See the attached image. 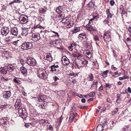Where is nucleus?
<instances>
[{
    "instance_id": "nucleus-47",
    "label": "nucleus",
    "mask_w": 131,
    "mask_h": 131,
    "mask_svg": "<svg viewBox=\"0 0 131 131\" xmlns=\"http://www.w3.org/2000/svg\"><path fill=\"white\" fill-rule=\"evenodd\" d=\"M20 62L23 65H24L25 63V62L24 61V60L22 59H20Z\"/></svg>"
},
{
    "instance_id": "nucleus-30",
    "label": "nucleus",
    "mask_w": 131,
    "mask_h": 131,
    "mask_svg": "<svg viewBox=\"0 0 131 131\" xmlns=\"http://www.w3.org/2000/svg\"><path fill=\"white\" fill-rule=\"evenodd\" d=\"M94 77L93 76V75L92 73H90L89 75V77H88L87 79H89V81H91L93 80Z\"/></svg>"
},
{
    "instance_id": "nucleus-56",
    "label": "nucleus",
    "mask_w": 131,
    "mask_h": 131,
    "mask_svg": "<svg viewBox=\"0 0 131 131\" xmlns=\"http://www.w3.org/2000/svg\"><path fill=\"white\" fill-rule=\"evenodd\" d=\"M97 81H96V82H94L93 83V84L92 85L91 87H92L94 85H97Z\"/></svg>"
},
{
    "instance_id": "nucleus-9",
    "label": "nucleus",
    "mask_w": 131,
    "mask_h": 131,
    "mask_svg": "<svg viewBox=\"0 0 131 131\" xmlns=\"http://www.w3.org/2000/svg\"><path fill=\"white\" fill-rule=\"evenodd\" d=\"M62 61L63 64L65 66L67 65L70 63L69 59L66 56H64L62 57Z\"/></svg>"
},
{
    "instance_id": "nucleus-4",
    "label": "nucleus",
    "mask_w": 131,
    "mask_h": 131,
    "mask_svg": "<svg viewBox=\"0 0 131 131\" xmlns=\"http://www.w3.org/2000/svg\"><path fill=\"white\" fill-rule=\"evenodd\" d=\"M19 20L21 23L25 24L28 21V17L26 15H22L20 16Z\"/></svg>"
},
{
    "instance_id": "nucleus-5",
    "label": "nucleus",
    "mask_w": 131,
    "mask_h": 131,
    "mask_svg": "<svg viewBox=\"0 0 131 131\" xmlns=\"http://www.w3.org/2000/svg\"><path fill=\"white\" fill-rule=\"evenodd\" d=\"M111 32L110 31H106L104 33L103 37V39L105 41L110 40L111 39Z\"/></svg>"
},
{
    "instance_id": "nucleus-1",
    "label": "nucleus",
    "mask_w": 131,
    "mask_h": 131,
    "mask_svg": "<svg viewBox=\"0 0 131 131\" xmlns=\"http://www.w3.org/2000/svg\"><path fill=\"white\" fill-rule=\"evenodd\" d=\"M88 63V61L85 59H79L77 61V62L75 63V64L77 68H79L87 64Z\"/></svg>"
},
{
    "instance_id": "nucleus-20",
    "label": "nucleus",
    "mask_w": 131,
    "mask_h": 131,
    "mask_svg": "<svg viewBox=\"0 0 131 131\" xmlns=\"http://www.w3.org/2000/svg\"><path fill=\"white\" fill-rule=\"evenodd\" d=\"M73 24L74 23L73 21H69L68 23L66 24V27L68 28H70L73 26Z\"/></svg>"
},
{
    "instance_id": "nucleus-45",
    "label": "nucleus",
    "mask_w": 131,
    "mask_h": 131,
    "mask_svg": "<svg viewBox=\"0 0 131 131\" xmlns=\"http://www.w3.org/2000/svg\"><path fill=\"white\" fill-rule=\"evenodd\" d=\"M62 120V118H61V117H60L59 118H58L57 119V122H59L58 125L60 124L61 123Z\"/></svg>"
},
{
    "instance_id": "nucleus-48",
    "label": "nucleus",
    "mask_w": 131,
    "mask_h": 131,
    "mask_svg": "<svg viewBox=\"0 0 131 131\" xmlns=\"http://www.w3.org/2000/svg\"><path fill=\"white\" fill-rule=\"evenodd\" d=\"M109 71V70H106L105 71H104L103 72V75H102L103 76V77H104L105 76H104V75H106L107 73Z\"/></svg>"
},
{
    "instance_id": "nucleus-29",
    "label": "nucleus",
    "mask_w": 131,
    "mask_h": 131,
    "mask_svg": "<svg viewBox=\"0 0 131 131\" xmlns=\"http://www.w3.org/2000/svg\"><path fill=\"white\" fill-rule=\"evenodd\" d=\"M13 81L15 83H17L18 85L20 84H21V81L17 78H14L13 79Z\"/></svg>"
},
{
    "instance_id": "nucleus-39",
    "label": "nucleus",
    "mask_w": 131,
    "mask_h": 131,
    "mask_svg": "<svg viewBox=\"0 0 131 131\" xmlns=\"http://www.w3.org/2000/svg\"><path fill=\"white\" fill-rule=\"evenodd\" d=\"M40 12L41 14H44L46 12V9L43 8H41L40 10Z\"/></svg>"
},
{
    "instance_id": "nucleus-62",
    "label": "nucleus",
    "mask_w": 131,
    "mask_h": 131,
    "mask_svg": "<svg viewBox=\"0 0 131 131\" xmlns=\"http://www.w3.org/2000/svg\"><path fill=\"white\" fill-rule=\"evenodd\" d=\"M127 90L129 93H131V89L129 87H128Z\"/></svg>"
},
{
    "instance_id": "nucleus-35",
    "label": "nucleus",
    "mask_w": 131,
    "mask_h": 131,
    "mask_svg": "<svg viewBox=\"0 0 131 131\" xmlns=\"http://www.w3.org/2000/svg\"><path fill=\"white\" fill-rule=\"evenodd\" d=\"M65 15L63 14H60L58 15V17L59 18H60V19H63L65 18Z\"/></svg>"
},
{
    "instance_id": "nucleus-18",
    "label": "nucleus",
    "mask_w": 131,
    "mask_h": 131,
    "mask_svg": "<svg viewBox=\"0 0 131 131\" xmlns=\"http://www.w3.org/2000/svg\"><path fill=\"white\" fill-rule=\"evenodd\" d=\"M71 110L70 112V118L74 119V118L75 114L74 113L73 110H74L75 112V110H76L75 108L74 107H72Z\"/></svg>"
},
{
    "instance_id": "nucleus-51",
    "label": "nucleus",
    "mask_w": 131,
    "mask_h": 131,
    "mask_svg": "<svg viewBox=\"0 0 131 131\" xmlns=\"http://www.w3.org/2000/svg\"><path fill=\"white\" fill-rule=\"evenodd\" d=\"M118 111V108L117 107H116L115 109L113 112H114V114H115L117 113V112Z\"/></svg>"
},
{
    "instance_id": "nucleus-19",
    "label": "nucleus",
    "mask_w": 131,
    "mask_h": 131,
    "mask_svg": "<svg viewBox=\"0 0 131 131\" xmlns=\"http://www.w3.org/2000/svg\"><path fill=\"white\" fill-rule=\"evenodd\" d=\"M20 101L19 100H17L15 104V106L16 109H18L21 106Z\"/></svg>"
},
{
    "instance_id": "nucleus-49",
    "label": "nucleus",
    "mask_w": 131,
    "mask_h": 131,
    "mask_svg": "<svg viewBox=\"0 0 131 131\" xmlns=\"http://www.w3.org/2000/svg\"><path fill=\"white\" fill-rule=\"evenodd\" d=\"M110 4L111 6H113L115 2L114 0H111L110 1Z\"/></svg>"
},
{
    "instance_id": "nucleus-55",
    "label": "nucleus",
    "mask_w": 131,
    "mask_h": 131,
    "mask_svg": "<svg viewBox=\"0 0 131 131\" xmlns=\"http://www.w3.org/2000/svg\"><path fill=\"white\" fill-rule=\"evenodd\" d=\"M51 32H52L54 34H56L58 37V38L59 37V35L58 34V32H55L54 31H51Z\"/></svg>"
},
{
    "instance_id": "nucleus-58",
    "label": "nucleus",
    "mask_w": 131,
    "mask_h": 131,
    "mask_svg": "<svg viewBox=\"0 0 131 131\" xmlns=\"http://www.w3.org/2000/svg\"><path fill=\"white\" fill-rule=\"evenodd\" d=\"M39 25L38 24V25H36V24H35V25L34 27V28H39Z\"/></svg>"
},
{
    "instance_id": "nucleus-42",
    "label": "nucleus",
    "mask_w": 131,
    "mask_h": 131,
    "mask_svg": "<svg viewBox=\"0 0 131 131\" xmlns=\"http://www.w3.org/2000/svg\"><path fill=\"white\" fill-rule=\"evenodd\" d=\"M117 99L116 101V102L118 104H119L120 103L121 98L119 97V96L117 97Z\"/></svg>"
},
{
    "instance_id": "nucleus-60",
    "label": "nucleus",
    "mask_w": 131,
    "mask_h": 131,
    "mask_svg": "<svg viewBox=\"0 0 131 131\" xmlns=\"http://www.w3.org/2000/svg\"><path fill=\"white\" fill-rule=\"evenodd\" d=\"M123 78L124 79H129V77H128L126 75H125L123 77Z\"/></svg>"
},
{
    "instance_id": "nucleus-17",
    "label": "nucleus",
    "mask_w": 131,
    "mask_h": 131,
    "mask_svg": "<svg viewBox=\"0 0 131 131\" xmlns=\"http://www.w3.org/2000/svg\"><path fill=\"white\" fill-rule=\"evenodd\" d=\"M11 32L13 35L16 36H17L18 32L17 28L16 27L13 28L12 29Z\"/></svg>"
},
{
    "instance_id": "nucleus-32",
    "label": "nucleus",
    "mask_w": 131,
    "mask_h": 131,
    "mask_svg": "<svg viewBox=\"0 0 131 131\" xmlns=\"http://www.w3.org/2000/svg\"><path fill=\"white\" fill-rule=\"evenodd\" d=\"M80 30V27H75L72 31V32L75 33L79 31Z\"/></svg>"
},
{
    "instance_id": "nucleus-59",
    "label": "nucleus",
    "mask_w": 131,
    "mask_h": 131,
    "mask_svg": "<svg viewBox=\"0 0 131 131\" xmlns=\"http://www.w3.org/2000/svg\"><path fill=\"white\" fill-rule=\"evenodd\" d=\"M57 36L56 34H55V35H53L52 36H51L49 37V39H51V38L53 37H55Z\"/></svg>"
},
{
    "instance_id": "nucleus-34",
    "label": "nucleus",
    "mask_w": 131,
    "mask_h": 131,
    "mask_svg": "<svg viewBox=\"0 0 131 131\" xmlns=\"http://www.w3.org/2000/svg\"><path fill=\"white\" fill-rule=\"evenodd\" d=\"M40 122H41L42 124H44V123L50 124L48 121L46 119H41L40 120Z\"/></svg>"
},
{
    "instance_id": "nucleus-2",
    "label": "nucleus",
    "mask_w": 131,
    "mask_h": 131,
    "mask_svg": "<svg viewBox=\"0 0 131 131\" xmlns=\"http://www.w3.org/2000/svg\"><path fill=\"white\" fill-rule=\"evenodd\" d=\"M33 46L32 43L30 42H26L23 43L21 45V48L24 50L30 49Z\"/></svg>"
},
{
    "instance_id": "nucleus-46",
    "label": "nucleus",
    "mask_w": 131,
    "mask_h": 131,
    "mask_svg": "<svg viewBox=\"0 0 131 131\" xmlns=\"http://www.w3.org/2000/svg\"><path fill=\"white\" fill-rule=\"evenodd\" d=\"M120 10L121 12V14L122 16L123 15V14L124 15L125 13H126L124 8H123L122 9H121Z\"/></svg>"
},
{
    "instance_id": "nucleus-16",
    "label": "nucleus",
    "mask_w": 131,
    "mask_h": 131,
    "mask_svg": "<svg viewBox=\"0 0 131 131\" xmlns=\"http://www.w3.org/2000/svg\"><path fill=\"white\" fill-rule=\"evenodd\" d=\"M44 59L45 60H47L50 62H51L52 60V57L51 56L50 53H49L46 56H44Z\"/></svg>"
},
{
    "instance_id": "nucleus-8",
    "label": "nucleus",
    "mask_w": 131,
    "mask_h": 131,
    "mask_svg": "<svg viewBox=\"0 0 131 131\" xmlns=\"http://www.w3.org/2000/svg\"><path fill=\"white\" fill-rule=\"evenodd\" d=\"M40 39V35L39 34L36 33L32 35V39L34 41H36Z\"/></svg>"
},
{
    "instance_id": "nucleus-36",
    "label": "nucleus",
    "mask_w": 131,
    "mask_h": 131,
    "mask_svg": "<svg viewBox=\"0 0 131 131\" xmlns=\"http://www.w3.org/2000/svg\"><path fill=\"white\" fill-rule=\"evenodd\" d=\"M28 32L27 30L26 29H24L22 32V34L23 36H26L28 34Z\"/></svg>"
},
{
    "instance_id": "nucleus-25",
    "label": "nucleus",
    "mask_w": 131,
    "mask_h": 131,
    "mask_svg": "<svg viewBox=\"0 0 131 131\" xmlns=\"http://www.w3.org/2000/svg\"><path fill=\"white\" fill-rule=\"evenodd\" d=\"M79 36L81 39H85L86 37V35L84 33H81L79 35Z\"/></svg>"
},
{
    "instance_id": "nucleus-33",
    "label": "nucleus",
    "mask_w": 131,
    "mask_h": 131,
    "mask_svg": "<svg viewBox=\"0 0 131 131\" xmlns=\"http://www.w3.org/2000/svg\"><path fill=\"white\" fill-rule=\"evenodd\" d=\"M106 13L107 14L108 17H110L111 18H112V15L110 12L109 9H108L106 10Z\"/></svg>"
},
{
    "instance_id": "nucleus-54",
    "label": "nucleus",
    "mask_w": 131,
    "mask_h": 131,
    "mask_svg": "<svg viewBox=\"0 0 131 131\" xmlns=\"http://www.w3.org/2000/svg\"><path fill=\"white\" fill-rule=\"evenodd\" d=\"M53 78L55 82H56L57 80H59V79L56 76L53 77Z\"/></svg>"
},
{
    "instance_id": "nucleus-52",
    "label": "nucleus",
    "mask_w": 131,
    "mask_h": 131,
    "mask_svg": "<svg viewBox=\"0 0 131 131\" xmlns=\"http://www.w3.org/2000/svg\"><path fill=\"white\" fill-rule=\"evenodd\" d=\"M38 19L40 21H41V22H42V21L44 22V19L42 17H38Z\"/></svg>"
},
{
    "instance_id": "nucleus-40",
    "label": "nucleus",
    "mask_w": 131,
    "mask_h": 131,
    "mask_svg": "<svg viewBox=\"0 0 131 131\" xmlns=\"http://www.w3.org/2000/svg\"><path fill=\"white\" fill-rule=\"evenodd\" d=\"M95 92H91L88 95L90 97H93L95 96Z\"/></svg>"
},
{
    "instance_id": "nucleus-53",
    "label": "nucleus",
    "mask_w": 131,
    "mask_h": 131,
    "mask_svg": "<svg viewBox=\"0 0 131 131\" xmlns=\"http://www.w3.org/2000/svg\"><path fill=\"white\" fill-rule=\"evenodd\" d=\"M18 41H19L18 40L17 41H14L13 42V43L15 45L18 46Z\"/></svg>"
},
{
    "instance_id": "nucleus-64",
    "label": "nucleus",
    "mask_w": 131,
    "mask_h": 131,
    "mask_svg": "<svg viewBox=\"0 0 131 131\" xmlns=\"http://www.w3.org/2000/svg\"><path fill=\"white\" fill-rule=\"evenodd\" d=\"M81 101L82 103H84L85 102L86 100H85V99L84 98H82L81 100Z\"/></svg>"
},
{
    "instance_id": "nucleus-21",
    "label": "nucleus",
    "mask_w": 131,
    "mask_h": 131,
    "mask_svg": "<svg viewBox=\"0 0 131 131\" xmlns=\"http://www.w3.org/2000/svg\"><path fill=\"white\" fill-rule=\"evenodd\" d=\"M72 55L73 57H76L78 58L80 56L81 54L78 51L76 50L75 52Z\"/></svg>"
},
{
    "instance_id": "nucleus-27",
    "label": "nucleus",
    "mask_w": 131,
    "mask_h": 131,
    "mask_svg": "<svg viewBox=\"0 0 131 131\" xmlns=\"http://www.w3.org/2000/svg\"><path fill=\"white\" fill-rule=\"evenodd\" d=\"M56 12L59 14L60 13H63L62 7L61 6H59L57 7L56 9Z\"/></svg>"
},
{
    "instance_id": "nucleus-43",
    "label": "nucleus",
    "mask_w": 131,
    "mask_h": 131,
    "mask_svg": "<svg viewBox=\"0 0 131 131\" xmlns=\"http://www.w3.org/2000/svg\"><path fill=\"white\" fill-rule=\"evenodd\" d=\"M93 39L94 40L96 41H99V38L98 36L97 35L94 36V37Z\"/></svg>"
},
{
    "instance_id": "nucleus-11",
    "label": "nucleus",
    "mask_w": 131,
    "mask_h": 131,
    "mask_svg": "<svg viewBox=\"0 0 131 131\" xmlns=\"http://www.w3.org/2000/svg\"><path fill=\"white\" fill-rule=\"evenodd\" d=\"M59 43V40H58L56 39L51 40L49 43V45L51 47L55 46V45H58Z\"/></svg>"
},
{
    "instance_id": "nucleus-7",
    "label": "nucleus",
    "mask_w": 131,
    "mask_h": 131,
    "mask_svg": "<svg viewBox=\"0 0 131 131\" xmlns=\"http://www.w3.org/2000/svg\"><path fill=\"white\" fill-rule=\"evenodd\" d=\"M9 29L7 27H3L1 30V32L2 35L6 36L9 33Z\"/></svg>"
},
{
    "instance_id": "nucleus-6",
    "label": "nucleus",
    "mask_w": 131,
    "mask_h": 131,
    "mask_svg": "<svg viewBox=\"0 0 131 131\" xmlns=\"http://www.w3.org/2000/svg\"><path fill=\"white\" fill-rule=\"evenodd\" d=\"M38 76L39 78H41L43 79H45L46 78V75L43 72L42 70L41 69H38L37 71Z\"/></svg>"
},
{
    "instance_id": "nucleus-37",
    "label": "nucleus",
    "mask_w": 131,
    "mask_h": 131,
    "mask_svg": "<svg viewBox=\"0 0 131 131\" xmlns=\"http://www.w3.org/2000/svg\"><path fill=\"white\" fill-rule=\"evenodd\" d=\"M18 110V113L19 116H20V115H21L24 112L23 110L24 108H21L19 109Z\"/></svg>"
},
{
    "instance_id": "nucleus-24",
    "label": "nucleus",
    "mask_w": 131,
    "mask_h": 131,
    "mask_svg": "<svg viewBox=\"0 0 131 131\" xmlns=\"http://www.w3.org/2000/svg\"><path fill=\"white\" fill-rule=\"evenodd\" d=\"M0 72L6 75L7 73V71L5 68H1L0 69Z\"/></svg>"
},
{
    "instance_id": "nucleus-15",
    "label": "nucleus",
    "mask_w": 131,
    "mask_h": 131,
    "mask_svg": "<svg viewBox=\"0 0 131 131\" xmlns=\"http://www.w3.org/2000/svg\"><path fill=\"white\" fill-rule=\"evenodd\" d=\"M8 71L10 72H12L15 69L14 66L12 64H10L7 66Z\"/></svg>"
},
{
    "instance_id": "nucleus-3",
    "label": "nucleus",
    "mask_w": 131,
    "mask_h": 131,
    "mask_svg": "<svg viewBox=\"0 0 131 131\" xmlns=\"http://www.w3.org/2000/svg\"><path fill=\"white\" fill-rule=\"evenodd\" d=\"M26 61L27 63L30 66H34L36 64V61L34 58H28Z\"/></svg>"
},
{
    "instance_id": "nucleus-41",
    "label": "nucleus",
    "mask_w": 131,
    "mask_h": 131,
    "mask_svg": "<svg viewBox=\"0 0 131 131\" xmlns=\"http://www.w3.org/2000/svg\"><path fill=\"white\" fill-rule=\"evenodd\" d=\"M105 86L109 89H110L112 87V84H109V83H106L105 84Z\"/></svg>"
},
{
    "instance_id": "nucleus-22",
    "label": "nucleus",
    "mask_w": 131,
    "mask_h": 131,
    "mask_svg": "<svg viewBox=\"0 0 131 131\" xmlns=\"http://www.w3.org/2000/svg\"><path fill=\"white\" fill-rule=\"evenodd\" d=\"M20 70L22 73L23 74H26L27 72L26 69L23 67L20 68Z\"/></svg>"
},
{
    "instance_id": "nucleus-23",
    "label": "nucleus",
    "mask_w": 131,
    "mask_h": 131,
    "mask_svg": "<svg viewBox=\"0 0 131 131\" xmlns=\"http://www.w3.org/2000/svg\"><path fill=\"white\" fill-rule=\"evenodd\" d=\"M103 125L100 124L97 127L96 131H102L103 129L102 128H104L103 127Z\"/></svg>"
},
{
    "instance_id": "nucleus-44",
    "label": "nucleus",
    "mask_w": 131,
    "mask_h": 131,
    "mask_svg": "<svg viewBox=\"0 0 131 131\" xmlns=\"http://www.w3.org/2000/svg\"><path fill=\"white\" fill-rule=\"evenodd\" d=\"M99 15L97 14L95 16H93V19H96V20L98 19L99 18Z\"/></svg>"
},
{
    "instance_id": "nucleus-31",
    "label": "nucleus",
    "mask_w": 131,
    "mask_h": 131,
    "mask_svg": "<svg viewBox=\"0 0 131 131\" xmlns=\"http://www.w3.org/2000/svg\"><path fill=\"white\" fill-rule=\"evenodd\" d=\"M27 116V114L26 112H23L21 115H20L19 116L23 118H26Z\"/></svg>"
},
{
    "instance_id": "nucleus-38",
    "label": "nucleus",
    "mask_w": 131,
    "mask_h": 131,
    "mask_svg": "<svg viewBox=\"0 0 131 131\" xmlns=\"http://www.w3.org/2000/svg\"><path fill=\"white\" fill-rule=\"evenodd\" d=\"M51 71L52 72H55L57 71V69L55 67V65L51 66Z\"/></svg>"
},
{
    "instance_id": "nucleus-63",
    "label": "nucleus",
    "mask_w": 131,
    "mask_h": 131,
    "mask_svg": "<svg viewBox=\"0 0 131 131\" xmlns=\"http://www.w3.org/2000/svg\"><path fill=\"white\" fill-rule=\"evenodd\" d=\"M103 86L102 85H101L100 87L99 88V91H100L103 90Z\"/></svg>"
},
{
    "instance_id": "nucleus-57",
    "label": "nucleus",
    "mask_w": 131,
    "mask_h": 131,
    "mask_svg": "<svg viewBox=\"0 0 131 131\" xmlns=\"http://www.w3.org/2000/svg\"><path fill=\"white\" fill-rule=\"evenodd\" d=\"M86 106H85L80 105L79 106V107L80 108H85Z\"/></svg>"
},
{
    "instance_id": "nucleus-50",
    "label": "nucleus",
    "mask_w": 131,
    "mask_h": 131,
    "mask_svg": "<svg viewBox=\"0 0 131 131\" xmlns=\"http://www.w3.org/2000/svg\"><path fill=\"white\" fill-rule=\"evenodd\" d=\"M48 129L49 130H52L53 129V128L51 125H50L49 126Z\"/></svg>"
},
{
    "instance_id": "nucleus-14",
    "label": "nucleus",
    "mask_w": 131,
    "mask_h": 131,
    "mask_svg": "<svg viewBox=\"0 0 131 131\" xmlns=\"http://www.w3.org/2000/svg\"><path fill=\"white\" fill-rule=\"evenodd\" d=\"M89 22L88 24L86 25V29H87L90 31H95V29L94 27L91 25V24Z\"/></svg>"
},
{
    "instance_id": "nucleus-26",
    "label": "nucleus",
    "mask_w": 131,
    "mask_h": 131,
    "mask_svg": "<svg viewBox=\"0 0 131 131\" xmlns=\"http://www.w3.org/2000/svg\"><path fill=\"white\" fill-rule=\"evenodd\" d=\"M68 18V17H67L63 18L62 20V23L65 25L68 23L69 21Z\"/></svg>"
},
{
    "instance_id": "nucleus-10",
    "label": "nucleus",
    "mask_w": 131,
    "mask_h": 131,
    "mask_svg": "<svg viewBox=\"0 0 131 131\" xmlns=\"http://www.w3.org/2000/svg\"><path fill=\"white\" fill-rule=\"evenodd\" d=\"M95 5V4L94 0H92L86 5L88 8L91 10L94 8V6Z\"/></svg>"
},
{
    "instance_id": "nucleus-13",
    "label": "nucleus",
    "mask_w": 131,
    "mask_h": 131,
    "mask_svg": "<svg viewBox=\"0 0 131 131\" xmlns=\"http://www.w3.org/2000/svg\"><path fill=\"white\" fill-rule=\"evenodd\" d=\"M83 54L85 56L89 58H90L91 57V53L90 51L88 49L84 50L83 51Z\"/></svg>"
},
{
    "instance_id": "nucleus-61",
    "label": "nucleus",
    "mask_w": 131,
    "mask_h": 131,
    "mask_svg": "<svg viewBox=\"0 0 131 131\" xmlns=\"http://www.w3.org/2000/svg\"><path fill=\"white\" fill-rule=\"evenodd\" d=\"M112 52L113 53L114 56H116V51L114 50H112Z\"/></svg>"
},
{
    "instance_id": "nucleus-12",
    "label": "nucleus",
    "mask_w": 131,
    "mask_h": 131,
    "mask_svg": "<svg viewBox=\"0 0 131 131\" xmlns=\"http://www.w3.org/2000/svg\"><path fill=\"white\" fill-rule=\"evenodd\" d=\"M11 95V92L9 91H5L3 93V97L4 99H8Z\"/></svg>"
},
{
    "instance_id": "nucleus-28",
    "label": "nucleus",
    "mask_w": 131,
    "mask_h": 131,
    "mask_svg": "<svg viewBox=\"0 0 131 131\" xmlns=\"http://www.w3.org/2000/svg\"><path fill=\"white\" fill-rule=\"evenodd\" d=\"M62 7L63 13H64L66 12L67 11V9L68 6L67 5H63Z\"/></svg>"
}]
</instances>
